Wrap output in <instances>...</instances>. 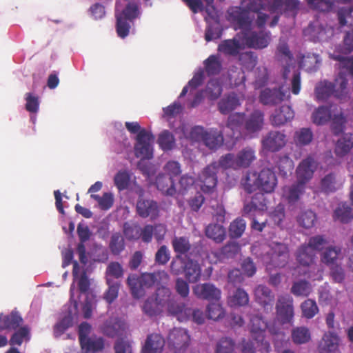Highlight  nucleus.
Returning <instances> with one entry per match:
<instances>
[{
  "label": "nucleus",
  "instance_id": "1",
  "mask_svg": "<svg viewBox=\"0 0 353 353\" xmlns=\"http://www.w3.org/2000/svg\"><path fill=\"white\" fill-rule=\"evenodd\" d=\"M241 185L248 194L259 191V194H271L277 185V178L274 172L268 168L259 172L248 170L241 179Z\"/></svg>",
  "mask_w": 353,
  "mask_h": 353
},
{
  "label": "nucleus",
  "instance_id": "2",
  "mask_svg": "<svg viewBox=\"0 0 353 353\" xmlns=\"http://www.w3.org/2000/svg\"><path fill=\"white\" fill-rule=\"evenodd\" d=\"M168 278V275L164 271L143 273L141 276L132 274L128 276L127 283L133 297L139 299L144 296L145 288H152L155 284H159L161 280Z\"/></svg>",
  "mask_w": 353,
  "mask_h": 353
},
{
  "label": "nucleus",
  "instance_id": "3",
  "mask_svg": "<svg viewBox=\"0 0 353 353\" xmlns=\"http://www.w3.org/2000/svg\"><path fill=\"white\" fill-rule=\"evenodd\" d=\"M141 14L139 3L136 1H131L126 3L124 8L119 12L116 10V32L119 37L125 38L130 33L134 19Z\"/></svg>",
  "mask_w": 353,
  "mask_h": 353
},
{
  "label": "nucleus",
  "instance_id": "4",
  "mask_svg": "<svg viewBox=\"0 0 353 353\" xmlns=\"http://www.w3.org/2000/svg\"><path fill=\"white\" fill-rule=\"evenodd\" d=\"M347 80L343 74H339L334 81H321L315 88L316 97L319 101H324L333 95L336 99L343 100L347 95Z\"/></svg>",
  "mask_w": 353,
  "mask_h": 353
},
{
  "label": "nucleus",
  "instance_id": "5",
  "mask_svg": "<svg viewBox=\"0 0 353 353\" xmlns=\"http://www.w3.org/2000/svg\"><path fill=\"white\" fill-rule=\"evenodd\" d=\"M191 137L196 141H201L210 150H216L223 143V136L220 131L210 129L205 130L201 126L194 127L190 132Z\"/></svg>",
  "mask_w": 353,
  "mask_h": 353
},
{
  "label": "nucleus",
  "instance_id": "6",
  "mask_svg": "<svg viewBox=\"0 0 353 353\" xmlns=\"http://www.w3.org/2000/svg\"><path fill=\"white\" fill-rule=\"evenodd\" d=\"M299 6V0H267L265 10L275 14L269 23L270 27H275L279 23L281 15L288 12L297 10Z\"/></svg>",
  "mask_w": 353,
  "mask_h": 353
},
{
  "label": "nucleus",
  "instance_id": "7",
  "mask_svg": "<svg viewBox=\"0 0 353 353\" xmlns=\"http://www.w3.org/2000/svg\"><path fill=\"white\" fill-rule=\"evenodd\" d=\"M268 248L267 252L270 255V261L266 262L276 268L285 267L290 258L288 246L283 243L272 242Z\"/></svg>",
  "mask_w": 353,
  "mask_h": 353
},
{
  "label": "nucleus",
  "instance_id": "8",
  "mask_svg": "<svg viewBox=\"0 0 353 353\" xmlns=\"http://www.w3.org/2000/svg\"><path fill=\"white\" fill-rule=\"evenodd\" d=\"M190 337L186 330L173 328L168 336L169 348L174 353L184 352L190 344Z\"/></svg>",
  "mask_w": 353,
  "mask_h": 353
},
{
  "label": "nucleus",
  "instance_id": "9",
  "mask_svg": "<svg viewBox=\"0 0 353 353\" xmlns=\"http://www.w3.org/2000/svg\"><path fill=\"white\" fill-rule=\"evenodd\" d=\"M278 320L281 324H292L294 319L293 299L289 294L281 295L276 304Z\"/></svg>",
  "mask_w": 353,
  "mask_h": 353
},
{
  "label": "nucleus",
  "instance_id": "10",
  "mask_svg": "<svg viewBox=\"0 0 353 353\" xmlns=\"http://www.w3.org/2000/svg\"><path fill=\"white\" fill-rule=\"evenodd\" d=\"M153 134L143 129L136 137L134 154L141 159H150L152 157L151 141L154 139Z\"/></svg>",
  "mask_w": 353,
  "mask_h": 353
},
{
  "label": "nucleus",
  "instance_id": "11",
  "mask_svg": "<svg viewBox=\"0 0 353 353\" xmlns=\"http://www.w3.org/2000/svg\"><path fill=\"white\" fill-rule=\"evenodd\" d=\"M317 166V163L311 156L303 159L296 170V181L306 185L312 179Z\"/></svg>",
  "mask_w": 353,
  "mask_h": 353
},
{
  "label": "nucleus",
  "instance_id": "12",
  "mask_svg": "<svg viewBox=\"0 0 353 353\" xmlns=\"http://www.w3.org/2000/svg\"><path fill=\"white\" fill-rule=\"evenodd\" d=\"M306 185L296 181L291 185H285L282 188V199L289 206L295 205L305 192Z\"/></svg>",
  "mask_w": 353,
  "mask_h": 353
},
{
  "label": "nucleus",
  "instance_id": "13",
  "mask_svg": "<svg viewBox=\"0 0 353 353\" xmlns=\"http://www.w3.org/2000/svg\"><path fill=\"white\" fill-rule=\"evenodd\" d=\"M217 170V163L213 162L207 165L199 175V180L202 183L201 190L203 192L209 193L216 186Z\"/></svg>",
  "mask_w": 353,
  "mask_h": 353
},
{
  "label": "nucleus",
  "instance_id": "14",
  "mask_svg": "<svg viewBox=\"0 0 353 353\" xmlns=\"http://www.w3.org/2000/svg\"><path fill=\"white\" fill-rule=\"evenodd\" d=\"M194 13L205 11L208 17L214 19L217 11L214 5V0H181Z\"/></svg>",
  "mask_w": 353,
  "mask_h": 353
},
{
  "label": "nucleus",
  "instance_id": "15",
  "mask_svg": "<svg viewBox=\"0 0 353 353\" xmlns=\"http://www.w3.org/2000/svg\"><path fill=\"white\" fill-rule=\"evenodd\" d=\"M193 292L197 298L209 301H218L221 296V290L210 283L195 285L193 288Z\"/></svg>",
  "mask_w": 353,
  "mask_h": 353
},
{
  "label": "nucleus",
  "instance_id": "16",
  "mask_svg": "<svg viewBox=\"0 0 353 353\" xmlns=\"http://www.w3.org/2000/svg\"><path fill=\"white\" fill-rule=\"evenodd\" d=\"M286 143V135L279 131H270L262 140L263 148L270 152L280 150Z\"/></svg>",
  "mask_w": 353,
  "mask_h": 353
},
{
  "label": "nucleus",
  "instance_id": "17",
  "mask_svg": "<svg viewBox=\"0 0 353 353\" xmlns=\"http://www.w3.org/2000/svg\"><path fill=\"white\" fill-rule=\"evenodd\" d=\"M228 14L230 19L239 28H245L251 26L252 19L244 7L232 6L228 10Z\"/></svg>",
  "mask_w": 353,
  "mask_h": 353
},
{
  "label": "nucleus",
  "instance_id": "18",
  "mask_svg": "<svg viewBox=\"0 0 353 353\" xmlns=\"http://www.w3.org/2000/svg\"><path fill=\"white\" fill-rule=\"evenodd\" d=\"M245 44L254 49H263L266 48L270 41V32L263 30L252 32L245 37Z\"/></svg>",
  "mask_w": 353,
  "mask_h": 353
},
{
  "label": "nucleus",
  "instance_id": "19",
  "mask_svg": "<svg viewBox=\"0 0 353 353\" xmlns=\"http://www.w3.org/2000/svg\"><path fill=\"white\" fill-rule=\"evenodd\" d=\"M137 212L142 218L154 219L159 216V208L153 200L139 199L137 203Z\"/></svg>",
  "mask_w": 353,
  "mask_h": 353
},
{
  "label": "nucleus",
  "instance_id": "20",
  "mask_svg": "<svg viewBox=\"0 0 353 353\" xmlns=\"http://www.w3.org/2000/svg\"><path fill=\"white\" fill-rule=\"evenodd\" d=\"M256 301L265 310L272 309L274 302V295L265 285H259L254 290Z\"/></svg>",
  "mask_w": 353,
  "mask_h": 353
},
{
  "label": "nucleus",
  "instance_id": "21",
  "mask_svg": "<svg viewBox=\"0 0 353 353\" xmlns=\"http://www.w3.org/2000/svg\"><path fill=\"white\" fill-rule=\"evenodd\" d=\"M294 117V112L289 105H282L279 109H276L270 117V121L272 125L279 127L291 121Z\"/></svg>",
  "mask_w": 353,
  "mask_h": 353
},
{
  "label": "nucleus",
  "instance_id": "22",
  "mask_svg": "<svg viewBox=\"0 0 353 353\" xmlns=\"http://www.w3.org/2000/svg\"><path fill=\"white\" fill-rule=\"evenodd\" d=\"M285 93L280 88H265L261 92L259 101L265 105H274L281 103Z\"/></svg>",
  "mask_w": 353,
  "mask_h": 353
},
{
  "label": "nucleus",
  "instance_id": "23",
  "mask_svg": "<svg viewBox=\"0 0 353 353\" xmlns=\"http://www.w3.org/2000/svg\"><path fill=\"white\" fill-rule=\"evenodd\" d=\"M343 185V181L340 177L334 172H330L325 174L320 181L321 191L330 194L339 190Z\"/></svg>",
  "mask_w": 353,
  "mask_h": 353
},
{
  "label": "nucleus",
  "instance_id": "24",
  "mask_svg": "<svg viewBox=\"0 0 353 353\" xmlns=\"http://www.w3.org/2000/svg\"><path fill=\"white\" fill-rule=\"evenodd\" d=\"M276 54L280 61L285 63L283 65V77L284 79H287L290 72V68L294 64L293 55L289 49L288 45L285 42L279 43Z\"/></svg>",
  "mask_w": 353,
  "mask_h": 353
},
{
  "label": "nucleus",
  "instance_id": "25",
  "mask_svg": "<svg viewBox=\"0 0 353 353\" xmlns=\"http://www.w3.org/2000/svg\"><path fill=\"white\" fill-rule=\"evenodd\" d=\"M319 353H340L339 337L334 332L325 333L318 347Z\"/></svg>",
  "mask_w": 353,
  "mask_h": 353
},
{
  "label": "nucleus",
  "instance_id": "26",
  "mask_svg": "<svg viewBox=\"0 0 353 353\" xmlns=\"http://www.w3.org/2000/svg\"><path fill=\"white\" fill-rule=\"evenodd\" d=\"M264 124V114L259 110H254L245 120V130L250 134L260 131Z\"/></svg>",
  "mask_w": 353,
  "mask_h": 353
},
{
  "label": "nucleus",
  "instance_id": "27",
  "mask_svg": "<svg viewBox=\"0 0 353 353\" xmlns=\"http://www.w3.org/2000/svg\"><path fill=\"white\" fill-rule=\"evenodd\" d=\"M316 252L307 244L301 245L296 250L295 257L297 263L304 267H309L314 263Z\"/></svg>",
  "mask_w": 353,
  "mask_h": 353
},
{
  "label": "nucleus",
  "instance_id": "28",
  "mask_svg": "<svg viewBox=\"0 0 353 353\" xmlns=\"http://www.w3.org/2000/svg\"><path fill=\"white\" fill-rule=\"evenodd\" d=\"M165 345V340L158 334L148 336L141 353H161Z\"/></svg>",
  "mask_w": 353,
  "mask_h": 353
},
{
  "label": "nucleus",
  "instance_id": "29",
  "mask_svg": "<svg viewBox=\"0 0 353 353\" xmlns=\"http://www.w3.org/2000/svg\"><path fill=\"white\" fill-rule=\"evenodd\" d=\"M167 307L168 313L176 317L177 320L180 322H183L190 319L191 308L186 307L184 303L172 301L169 302Z\"/></svg>",
  "mask_w": 353,
  "mask_h": 353
},
{
  "label": "nucleus",
  "instance_id": "30",
  "mask_svg": "<svg viewBox=\"0 0 353 353\" xmlns=\"http://www.w3.org/2000/svg\"><path fill=\"white\" fill-rule=\"evenodd\" d=\"M157 188L163 194L168 196H173L176 193L174 182L171 178H168L165 174H159L155 180Z\"/></svg>",
  "mask_w": 353,
  "mask_h": 353
},
{
  "label": "nucleus",
  "instance_id": "31",
  "mask_svg": "<svg viewBox=\"0 0 353 353\" xmlns=\"http://www.w3.org/2000/svg\"><path fill=\"white\" fill-rule=\"evenodd\" d=\"M256 160L255 150L251 147H245L241 150L236 156V165L239 168H249Z\"/></svg>",
  "mask_w": 353,
  "mask_h": 353
},
{
  "label": "nucleus",
  "instance_id": "32",
  "mask_svg": "<svg viewBox=\"0 0 353 353\" xmlns=\"http://www.w3.org/2000/svg\"><path fill=\"white\" fill-rule=\"evenodd\" d=\"M241 49V43L236 39H225L218 46V51L226 56L236 57Z\"/></svg>",
  "mask_w": 353,
  "mask_h": 353
},
{
  "label": "nucleus",
  "instance_id": "33",
  "mask_svg": "<svg viewBox=\"0 0 353 353\" xmlns=\"http://www.w3.org/2000/svg\"><path fill=\"white\" fill-rule=\"evenodd\" d=\"M333 219L341 223H347L353 219V211L347 203H339L333 213Z\"/></svg>",
  "mask_w": 353,
  "mask_h": 353
},
{
  "label": "nucleus",
  "instance_id": "34",
  "mask_svg": "<svg viewBox=\"0 0 353 353\" xmlns=\"http://www.w3.org/2000/svg\"><path fill=\"white\" fill-rule=\"evenodd\" d=\"M23 323L22 317L17 312H11L9 315L0 314V329L15 330Z\"/></svg>",
  "mask_w": 353,
  "mask_h": 353
},
{
  "label": "nucleus",
  "instance_id": "35",
  "mask_svg": "<svg viewBox=\"0 0 353 353\" xmlns=\"http://www.w3.org/2000/svg\"><path fill=\"white\" fill-rule=\"evenodd\" d=\"M240 105L237 95L232 92L218 103V108L223 114H227Z\"/></svg>",
  "mask_w": 353,
  "mask_h": 353
},
{
  "label": "nucleus",
  "instance_id": "36",
  "mask_svg": "<svg viewBox=\"0 0 353 353\" xmlns=\"http://www.w3.org/2000/svg\"><path fill=\"white\" fill-rule=\"evenodd\" d=\"M183 273L190 283H196L201 277V270L196 261L188 259L185 263Z\"/></svg>",
  "mask_w": 353,
  "mask_h": 353
},
{
  "label": "nucleus",
  "instance_id": "37",
  "mask_svg": "<svg viewBox=\"0 0 353 353\" xmlns=\"http://www.w3.org/2000/svg\"><path fill=\"white\" fill-rule=\"evenodd\" d=\"M296 221L299 226L305 229H310L315 225L317 221V215L312 210H303L296 216Z\"/></svg>",
  "mask_w": 353,
  "mask_h": 353
},
{
  "label": "nucleus",
  "instance_id": "38",
  "mask_svg": "<svg viewBox=\"0 0 353 353\" xmlns=\"http://www.w3.org/2000/svg\"><path fill=\"white\" fill-rule=\"evenodd\" d=\"M121 330L122 323L117 318H110L106 320L101 327L103 334L111 338L118 336Z\"/></svg>",
  "mask_w": 353,
  "mask_h": 353
},
{
  "label": "nucleus",
  "instance_id": "39",
  "mask_svg": "<svg viewBox=\"0 0 353 353\" xmlns=\"http://www.w3.org/2000/svg\"><path fill=\"white\" fill-rule=\"evenodd\" d=\"M205 234L208 238L216 243L223 242L226 236L225 228L218 223L209 224L205 228Z\"/></svg>",
  "mask_w": 353,
  "mask_h": 353
},
{
  "label": "nucleus",
  "instance_id": "40",
  "mask_svg": "<svg viewBox=\"0 0 353 353\" xmlns=\"http://www.w3.org/2000/svg\"><path fill=\"white\" fill-rule=\"evenodd\" d=\"M203 65L205 72L209 77L219 74L222 70V63L218 55L209 56L203 61Z\"/></svg>",
  "mask_w": 353,
  "mask_h": 353
},
{
  "label": "nucleus",
  "instance_id": "41",
  "mask_svg": "<svg viewBox=\"0 0 353 353\" xmlns=\"http://www.w3.org/2000/svg\"><path fill=\"white\" fill-rule=\"evenodd\" d=\"M353 147L352 134H345L339 139L335 145L334 152L337 157H344L347 154Z\"/></svg>",
  "mask_w": 353,
  "mask_h": 353
},
{
  "label": "nucleus",
  "instance_id": "42",
  "mask_svg": "<svg viewBox=\"0 0 353 353\" xmlns=\"http://www.w3.org/2000/svg\"><path fill=\"white\" fill-rule=\"evenodd\" d=\"M80 345L83 353H95L103 350L104 340L102 337L94 339L89 337L83 343H80Z\"/></svg>",
  "mask_w": 353,
  "mask_h": 353
},
{
  "label": "nucleus",
  "instance_id": "43",
  "mask_svg": "<svg viewBox=\"0 0 353 353\" xmlns=\"http://www.w3.org/2000/svg\"><path fill=\"white\" fill-rule=\"evenodd\" d=\"M239 62L243 70L250 72L256 65L258 57L254 52H243L239 55Z\"/></svg>",
  "mask_w": 353,
  "mask_h": 353
},
{
  "label": "nucleus",
  "instance_id": "44",
  "mask_svg": "<svg viewBox=\"0 0 353 353\" xmlns=\"http://www.w3.org/2000/svg\"><path fill=\"white\" fill-rule=\"evenodd\" d=\"M320 63L321 59L318 54L307 53L302 56L299 61V67L307 72L316 71Z\"/></svg>",
  "mask_w": 353,
  "mask_h": 353
},
{
  "label": "nucleus",
  "instance_id": "45",
  "mask_svg": "<svg viewBox=\"0 0 353 353\" xmlns=\"http://www.w3.org/2000/svg\"><path fill=\"white\" fill-rule=\"evenodd\" d=\"M292 340L296 345L307 343L311 339L310 330L304 326L296 327L291 332Z\"/></svg>",
  "mask_w": 353,
  "mask_h": 353
},
{
  "label": "nucleus",
  "instance_id": "46",
  "mask_svg": "<svg viewBox=\"0 0 353 353\" xmlns=\"http://www.w3.org/2000/svg\"><path fill=\"white\" fill-rule=\"evenodd\" d=\"M332 108L320 106L313 112L312 119L314 123L316 125H323L329 121L332 118Z\"/></svg>",
  "mask_w": 353,
  "mask_h": 353
},
{
  "label": "nucleus",
  "instance_id": "47",
  "mask_svg": "<svg viewBox=\"0 0 353 353\" xmlns=\"http://www.w3.org/2000/svg\"><path fill=\"white\" fill-rule=\"evenodd\" d=\"M249 303L248 293L241 288H237L228 298V304L231 307L245 306Z\"/></svg>",
  "mask_w": 353,
  "mask_h": 353
},
{
  "label": "nucleus",
  "instance_id": "48",
  "mask_svg": "<svg viewBox=\"0 0 353 353\" xmlns=\"http://www.w3.org/2000/svg\"><path fill=\"white\" fill-rule=\"evenodd\" d=\"M172 245L176 255L180 256L188 253L191 249L189 239L185 236H174L172 240Z\"/></svg>",
  "mask_w": 353,
  "mask_h": 353
},
{
  "label": "nucleus",
  "instance_id": "49",
  "mask_svg": "<svg viewBox=\"0 0 353 353\" xmlns=\"http://www.w3.org/2000/svg\"><path fill=\"white\" fill-rule=\"evenodd\" d=\"M250 321V333L252 337L259 335H265L268 324L261 316H254L251 319Z\"/></svg>",
  "mask_w": 353,
  "mask_h": 353
},
{
  "label": "nucleus",
  "instance_id": "50",
  "mask_svg": "<svg viewBox=\"0 0 353 353\" xmlns=\"http://www.w3.org/2000/svg\"><path fill=\"white\" fill-rule=\"evenodd\" d=\"M244 122L245 114L236 112L228 117L226 126L233 132V136H235L236 132H240L241 126Z\"/></svg>",
  "mask_w": 353,
  "mask_h": 353
},
{
  "label": "nucleus",
  "instance_id": "51",
  "mask_svg": "<svg viewBox=\"0 0 353 353\" xmlns=\"http://www.w3.org/2000/svg\"><path fill=\"white\" fill-rule=\"evenodd\" d=\"M265 206V199L263 194H255L251 201L247 203L243 207L244 214H249L252 211L256 210H263Z\"/></svg>",
  "mask_w": 353,
  "mask_h": 353
},
{
  "label": "nucleus",
  "instance_id": "52",
  "mask_svg": "<svg viewBox=\"0 0 353 353\" xmlns=\"http://www.w3.org/2000/svg\"><path fill=\"white\" fill-rule=\"evenodd\" d=\"M142 309L143 312L150 317L160 314L163 310L157 300L152 297L145 300Z\"/></svg>",
  "mask_w": 353,
  "mask_h": 353
},
{
  "label": "nucleus",
  "instance_id": "53",
  "mask_svg": "<svg viewBox=\"0 0 353 353\" xmlns=\"http://www.w3.org/2000/svg\"><path fill=\"white\" fill-rule=\"evenodd\" d=\"M341 252V250L339 247L330 246L326 248L321 255L322 262L327 265H334V263L338 259Z\"/></svg>",
  "mask_w": 353,
  "mask_h": 353
},
{
  "label": "nucleus",
  "instance_id": "54",
  "mask_svg": "<svg viewBox=\"0 0 353 353\" xmlns=\"http://www.w3.org/2000/svg\"><path fill=\"white\" fill-rule=\"evenodd\" d=\"M277 168L279 174L286 177L292 173L294 162L289 157L284 155L279 157L277 161Z\"/></svg>",
  "mask_w": 353,
  "mask_h": 353
},
{
  "label": "nucleus",
  "instance_id": "55",
  "mask_svg": "<svg viewBox=\"0 0 353 353\" xmlns=\"http://www.w3.org/2000/svg\"><path fill=\"white\" fill-rule=\"evenodd\" d=\"M246 228L245 220L241 218H236L230 225L229 235L232 239L240 238L243 234Z\"/></svg>",
  "mask_w": 353,
  "mask_h": 353
},
{
  "label": "nucleus",
  "instance_id": "56",
  "mask_svg": "<svg viewBox=\"0 0 353 353\" xmlns=\"http://www.w3.org/2000/svg\"><path fill=\"white\" fill-rule=\"evenodd\" d=\"M313 139L312 132L310 128H301L295 132L294 140L297 145H308Z\"/></svg>",
  "mask_w": 353,
  "mask_h": 353
},
{
  "label": "nucleus",
  "instance_id": "57",
  "mask_svg": "<svg viewBox=\"0 0 353 353\" xmlns=\"http://www.w3.org/2000/svg\"><path fill=\"white\" fill-rule=\"evenodd\" d=\"M301 309L303 316L308 319L313 318L319 312V307L316 301L310 299L301 303Z\"/></svg>",
  "mask_w": 353,
  "mask_h": 353
},
{
  "label": "nucleus",
  "instance_id": "58",
  "mask_svg": "<svg viewBox=\"0 0 353 353\" xmlns=\"http://www.w3.org/2000/svg\"><path fill=\"white\" fill-rule=\"evenodd\" d=\"M109 247L114 255L119 254L124 250V239L119 232L112 234Z\"/></svg>",
  "mask_w": 353,
  "mask_h": 353
},
{
  "label": "nucleus",
  "instance_id": "59",
  "mask_svg": "<svg viewBox=\"0 0 353 353\" xmlns=\"http://www.w3.org/2000/svg\"><path fill=\"white\" fill-rule=\"evenodd\" d=\"M235 342L229 337H223L216 344L214 353H233Z\"/></svg>",
  "mask_w": 353,
  "mask_h": 353
},
{
  "label": "nucleus",
  "instance_id": "60",
  "mask_svg": "<svg viewBox=\"0 0 353 353\" xmlns=\"http://www.w3.org/2000/svg\"><path fill=\"white\" fill-rule=\"evenodd\" d=\"M158 143L163 150H170L174 145L175 139L170 132L164 130L159 136Z\"/></svg>",
  "mask_w": 353,
  "mask_h": 353
},
{
  "label": "nucleus",
  "instance_id": "61",
  "mask_svg": "<svg viewBox=\"0 0 353 353\" xmlns=\"http://www.w3.org/2000/svg\"><path fill=\"white\" fill-rule=\"evenodd\" d=\"M331 120L332 131L335 135H339L343 131L345 123L346 122V119L341 112V110H340L339 113L334 114L333 116L332 115Z\"/></svg>",
  "mask_w": 353,
  "mask_h": 353
},
{
  "label": "nucleus",
  "instance_id": "62",
  "mask_svg": "<svg viewBox=\"0 0 353 353\" xmlns=\"http://www.w3.org/2000/svg\"><path fill=\"white\" fill-rule=\"evenodd\" d=\"M305 1L310 8L320 12L331 10L334 3V0H305Z\"/></svg>",
  "mask_w": 353,
  "mask_h": 353
},
{
  "label": "nucleus",
  "instance_id": "63",
  "mask_svg": "<svg viewBox=\"0 0 353 353\" xmlns=\"http://www.w3.org/2000/svg\"><path fill=\"white\" fill-rule=\"evenodd\" d=\"M130 176L126 170L119 171L114 178L115 186L119 191L127 189L130 185Z\"/></svg>",
  "mask_w": 353,
  "mask_h": 353
},
{
  "label": "nucleus",
  "instance_id": "64",
  "mask_svg": "<svg viewBox=\"0 0 353 353\" xmlns=\"http://www.w3.org/2000/svg\"><path fill=\"white\" fill-rule=\"evenodd\" d=\"M222 86L217 80H210L206 87V94L209 99L214 101L217 99L222 93Z\"/></svg>",
  "mask_w": 353,
  "mask_h": 353
}]
</instances>
